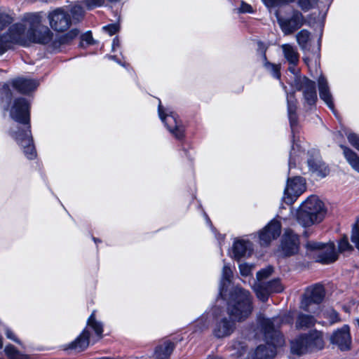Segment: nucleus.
<instances>
[{
  "label": "nucleus",
  "mask_w": 359,
  "mask_h": 359,
  "mask_svg": "<svg viewBox=\"0 0 359 359\" xmlns=\"http://www.w3.org/2000/svg\"><path fill=\"white\" fill-rule=\"evenodd\" d=\"M252 311L250 292L239 287H234L230 292L227 302L228 316H220L216 319L212 330L213 335L217 339L229 337L236 330V321L245 320Z\"/></svg>",
  "instance_id": "nucleus-1"
},
{
  "label": "nucleus",
  "mask_w": 359,
  "mask_h": 359,
  "mask_svg": "<svg viewBox=\"0 0 359 359\" xmlns=\"http://www.w3.org/2000/svg\"><path fill=\"white\" fill-rule=\"evenodd\" d=\"M10 116L15 121L22 124L24 128L18 130L11 128V136L24 147L25 156L29 159H34L36 152L33 145V139L30 130L29 104L24 98L15 99L10 111Z\"/></svg>",
  "instance_id": "nucleus-2"
},
{
  "label": "nucleus",
  "mask_w": 359,
  "mask_h": 359,
  "mask_svg": "<svg viewBox=\"0 0 359 359\" xmlns=\"http://www.w3.org/2000/svg\"><path fill=\"white\" fill-rule=\"evenodd\" d=\"M325 214L323 202L317 196H312L302 204L297 210V219L302 226H309L320 222Z\"/></svg>",
  "instance_id": "nucleus-3"
},
{
  "label": "nucleus",
  "mask_w": 359,
  "mask_h": 359,
  "mask_svg": "<svg viewBox=\"0 0 359 359\" xmlns=\"http://www.w3.org/2000/svg\"><path fill=\"white\" fill-rule=\"evenodd\" d=\"M25 21L28 27L29 44L30 43L47 44L53 39V33L42 24L41 18L35 13L25 15Z\"/></svg>",
  "instance_id": "nucleus-4"
},
{
  "label": "nucleus",
  "mask_w": 359,
  "mask_h": 359,
  "mask_svg": "<svg viewBox=\"0 0 359 359\" xmlns=\"http://www.w3.org/2000/svg\"><path fill=\"white\" fill-rule=\"evenodd\" d=\"M292 322L293 317L290 313L272 318L259 316L258 318V327L260 332H264L267 337H271V334H273V336L276 339L277 345H284L285 339L278 328L283 324H292Z\"/></svg>",
  "instance_id": "nucleus-5"
},
{
  "label": "nucleus",
  "mask_w": 359,
  "mask_h": 359,
  "mask_svg": "<svg viewBox=\"0 0 359 359\" xmlns=\"http://www.w3.org/2000/svg\"><path fill=\"white\" fill-rule=\"evenodd\" d=\"M306 253L316 255V262L330 264L338 259V254L335 250L334 243L326 244L316 241H308L306 244Z\"/></svg>",
  "instance_id": "nucleus-6"
},
{
  "label": "nucleus",
  "mask_w": 359,
  "mask_h": 359,
  "mask_svg": "<svg viewBox=\"0 0 359 359\" xmlns=\"http://www.w3.org/2000/svg\"><path fill=\"white\" fill-rule=\"evenodd\" d=\"M292 86L297 90L302 91L306 102L309 105H313L317 100L316 83L306 76L294 75Z\"/></svg>",
  "instance_id": "nucleus-7"
},
{
  "label": "nucleus",
  "mask_w": 359,
  "mask_h": 359,
  "mask_svg": "<svg viewBox=\"0 0 359 359\" xmlns=\"http://www.w3.org/2000/svg\"><path fill=\"white\" fill-rule=\"evenodd\" d=\"M158 109L161 119L165 123L170 133L178 140L182 139L184 136V128L181 121L177 120V116L173 112L165 114L161 102H159Z\"/></svg>",
  "instance_id": "nucleus-8"
},
{
  "label": "nucleus",
  "mask_w": 359,
  "mask_h": 359,
  "mask_svg": "<svg viewBox=\"0 0 359 359\" xmlns=\"http://www.w3.org/2000/svg\"><path fill=\"white\" fill-rule=\"evenodd\" d=\"M48 18L52 29L57 32H64L72 24V20L69 13L62 8H58L50 12Z\"/></svg>",
  "instance_id": "nucleus-9"
},
{
  "label": "nucleus",
  "mask_w": 359,
  "mask_h": 359,
  "mask_svg": "<svg viewBox=\"0 0 359 359\" xmlns=\"http://www.w3.org/2000/svg\"><path fill=\"white\" fill-rule=\"evenodd\" d=\"M4 36H8L10 45L12 43H18L22 46L29 45L28 27L27 22L25 21V17L22 22L13 25L8 32Z\"/></svg>",
  "instance_id": "nucleus-10"
},
{
  "label": "nucleus",
  "mask_w": 359,
  "mask_h": 359,
  "mask_svg": "<svg viewBox=\"0 0 359 359\" xmlns=\"http://www.w3.org/2000/svg\"><path fill=\"white\" fill-rule=\"evenodd\" d=\"M266 344L257 346L253 353L254 359H271L276 355V348L283 345H277L274 336L267 337L264 332H261ZM273 335V334H271Z\"/></svg>",
  "instance_id": "nucleus-11"
},
{
  "label": "nucleus",
  "mask_w": 359,
  "mask_h": 359,
  "mask_svg": "<svg viewBox=\"0 0 359 359\" xmlns=\"http://www.w3.org/2000/svg\"><path fill=\"white\" fill-rule=\"evenodd\" d=\"M254 290L257 298L262 302H266L270 294L283 292L284 286L280 283V280L277 278L267 283H257L255 285Z\"/></svg>",
  "instance_id": "nucleus-12"
},
{
  "label": "nucleus",
  "mask_w": 359,
  "mask_h": 359,
  "mask_svg": "<svg viewBox=\"0 0 359 359\" xmlns=\"http://www.w3.org/2000/svg\"><path fill=\"white\" fill-rule=\"evenodd\" d=\"M305 182L301 177L288 179L284 192V201L292 204L305 191Z\"/></svg>",
  "instance_id": "nucleus-13"
},
{
  "label": "nucleus",
  "mask_w": 359,
  "mask_h": 359,
  "mask_svg": "<svg viewBox=\"0 0 359 359\" xmlns=\"http://www.w3.org/2000/svg\"><path fill=\"white\" fill-rule=\"evenodd\" d=\"M280 250L285 257L293 256L299 250V236L290 229H287L283 237Z\"/></svg>",
  "instance_id": "nucleus-14"
},
{
  "label": "nucleus",
  "mask_w": 359,
  "mask_h": 359,
  "mask_svg": "<svg viewBox=\"0 0 359 359\" xmlns=\"http://www.w3.org/2000/svg\"><path fill=\"white\" fill-rule=\"evenodd\" d=\"M330 342L335 345L341 351H347L351 347V337L350 328L348 325H344L341 328L334 332L330 337Z\"/></svg>",
  "instance_id": "nucleus-15"
},
{
  "label": "nucleus",
  "mask_w": 359,
  "mask_h": 359,
  "mask_svg": "<svg viewBox=\"0 0 359 359\" xmlns=\"http://www.w3.org/2000/svg\"><path fill=\"white\" fill-rule=\"evenodd\" d=\"M281 224L277 220L271 221L260 232L259 243L262 246L268 245L280 234Z\"/></svg>",
  "instance_id": "nucleus-16"
},
{
  "label": "nucleus",
  "mask_w": 359,
  "mask_h": 359,
  "mask_svg": "<svg viewBox=\"0 0 359 359\" xmlns=\"http://www.w3.org/2000/svg\"><path fill=\"white\" fill-rule=\"evenodd\" d=\"M307 292H309L310 294L302 302L301 308L306 311L315 313L316 311L311 310L309 306L312 303L319 304L323 300L325 297L324 288L321 285H316L308 290Z\"/></svg>",
  "instance_id": "nucleus-17"
},
{
  "label": "nucleus",
  "mask_w": 359,
  "mask_h": 359,
  "mask_svg": "<svg viewBox=\"0 0 359 359\" xmlns=\"http://www.w3.org/2000/svg\"><path fill=\"white\" fill-rule=\"evenodd\" d=\"M281 49L285 59L289 64L288 69L292 74H298L299 70L296 68L299 62V54L296 47L289 43L281 45Z\"/></svg>",
  "instance_id": "nucleus-18"
},
{
  "label": "nucleus",
  "mask_w": 359,
  "mask_h": 359,
  "mask_svg": "<svg viewBox=\"0 0 359 359\" xmlns=\"http://www.w3.org/2000/svg\"><path fill=\"white\" fill-rule=\"evenodd\" d=\"M278 22L284 34H290L303 25L304 16L301 13L296 11L290 18L280 19Z\"/></svg>",
  "instance_id": "nucleus-19"
},
{
  "label": "nucleus",
  "mask_w": 359,
  "mask_h": 359,
  "mask_svg": "<svg viewBox=\"0 0 359 359\" xmlns=\"http://www.w3.org/2000/svg\"><path fill=\"white\" fill-rule=\"evenodd\" d=\"M309 352L321 350L325 346L323 334L316 330L304 334Z\"/></svg>",
  "instance_id": "nucleus-20"
},
{
  "label": "nucleus",
  "mask_w": 359,
  "mask_h": 359,
  "mask_svg": "<svg viewBox=\"0 0 359 359\" xmlns=\"http://www.w3.org/2000/svg\"><path fill=\"white\" fill-rule=\"evenodd\" d=\"M310 171L318 177H325L330 173V169L318 157V152L313 151V155L307 161Z\"/></svg>",
  "instance_id": "nucleus-21"
},
{
  "label": "nucleus",
  "mask_w": 359,
  "mask_h": 359,
  "mask_svg": "<svg viewBox=\"0 0 359 359\" xmlns=\"http://www.w3.org/2000/svg\"><path fill=\"white\" fill-rule=\"evenodd\" d=\"M89 339V330L84 329L74 341L64 347V350H71L77 353L81 352L88 348L90 341Z\"/></svg>",
  "instance_id": "nucleus-22"
},
{
  "label": "nucleus",
  "mask_w": 359,
  "mask_h": 359,
  "mask_svg": "<svg viewBox=\"0 0 359 359\" xmlns=\"http://www.w3.org/2000/svg\"><path fill=\"white\" fill-rule=\"evenodd\" d=\"M318 86L320 99L333 111L334 108L333 97L328 86V82L324 76H320L318 78Z\"/></svg>",
  "instance_id": "nucleus-23"
},
{
  "label": "nucleus",
  "mask_w": 359,
  "mask_h": 359,
  "mask_svg": "<svg viewBox=\"0 0 359 359\" xmlns=\"http://www.w3.org/2000/svg\"><path fill=\"white\" fill-rule=\"evenodd\" d=\"M252 252V244L249 241L243 239L236 240L233 245V254L234 259L239 260L241 258L250 256Z\"/></svg>",
  "instance_id": "nucleus-24"
},
{
  "label": "nucleus",
  "mask_w": 359,
  "mask_h": 359,
  "mask_svg": "<svg viewBox=\"0 0 359 359\" xmlns=\"http://www.w3.org/2000/svg\"><path fill=\"white\" fill-rule=\"evenodd\" d=\"M12 86L22 94H27L34 90L39 83L36 81L25 78H18L11 82Z\"/></svg>",
  "instance_id": "nucleus-25"
},
{
  "label": "nucleus",
  "mask_w": 359,
  "mask_h": 359,
  "mask_svg": "<svg viewBox=\"0 0 359 359\" xmlns=\"http://www.w3.org/2000/svg\"><path fill=\"white\" fill-rule=\"evenodd\" d=\"M290 350L292 354L299 356L309 352L304 334L299 335L291 341Z\"/></svg>",
  "instance_id": "nucleus-26"
},
{
  "label": "nucleus",
  "mask_w": 359,
  "mask_h": 359,
  "mask_svg": "<svg viewBox=\"0 0 359 359\" xmlns=\"http://www.w3.org/2000/svg\"><path fill=\"white\" fill-rule=\"evenodd\" d=\"M173 349L174 344L170 341H165L156 348L154 357L155 359H169Z\"/></svg>",
  "instance_id": "nucleus-27"
},
{
  "label": "nucleus",
  "mask_w": 359,
  "mask_h": 359,
  "mask_svg": "<svg viewBox=\"0 0 359 359\" xmlns=\"http://www.w3.org/2000/svg\"><path fill=\"white\" fill-rule=\"evenodd\" d=\"M287 111H288V116L290 122V126L292 129L297 123V116L296 114L297 110V100L294 97V93H290L287 97Z\"/></svg>",
  "instance_id": "nucleus-28"
},
{
  "label": "nucleus",
  "mask_w": 359,
  "mask_h": 359,
  "mask_svg": "<svg viewBox=\"0 0 359 359\" xmlns=\"http://www.w3.org/2000/svg\"><path fill=\"white\" fill-rule=\"evenodd\" d=\"M316 320L312 315L299 313L297 316L295 327L297 329H306L313 326Z\"/></svg>",
  "instance_id": "nucleus-29"
},
{
  "label": "nucleus",
  "mask_w": 359,
  "mask_h": 359,
  "mask_svg": "<svg viewBox=\"0 0 359 359\" xmlns=\"http://www.w3.org/2000/svg\"><path fill=\"white\" fill-rule=\"evenodd\" d=\"M79 34V31L77 29H72L67 34L61 36L57 40L53 42V47L55 48H59L62 45L69 44L72 41L76 39Z\"/></svg>",
  "instance_id": "nucleus-30"
},
{
  "label": "nucleus",
  "mask_w": 359,
  "mask_h": 359,
  "mask_svg": "<svg viewBox=\"0 0 359 359\" xmlns=\"http://www.w3.org/2000/svg\"><path fill=\"white\" fill-rule=\"evenodd\" d=\"M88 328L92 329L99 339L102 338L103 325L100 322L96 320L95 311H93V313L88 319L87 327L86 329L88 330Z\"/></svg>",
  "instance_id": "nucleus-31"
},
{
  "label": "nucleus",
  "mask_w": 359,
  "mask_h": 359,
  "mask_svg": "<svg viewBox=\"0 0 359 359\" xmlns=\"http://www.w3.org/2000/svg\"><path fill=\"white\" fill-rule=\"evenodd\" d=\"M341 147L343 149L344 155L350 165L359 172V156L358 154L346 147L341 145Z\"/></svg>",
  "instance_id": "nucleus-32"
},
{
  "label": "nucleus",
  "mask_w": 359,
  "mask_h": 359,
  "mask_svg": "<svg viewBox=\"0 0 359 359\" xmlns=\"http://www.w3.org/2000/svg\"><path fill=\"white\" fill-rule=\"evenodd\" d=\"M296 39L300 48L303 51L307 50L311 41V33L306 29H302L296 34Z\"/></svg>",
  "instance_id": "nucleus-33"
},
{
  "label": "nucleus",
  "mask_w": 359,
  "mask_h": 359,
  "mask_svg": "<svg viewBox=\"0 0 359 359\" xmlns=\"http://www.w3.org/2000/svg\"><path fill=\"white\" fill-rule=\"evenodd\" d=\"M4 351L10 359H24L25 355L20 353L13 345H8L5 347Z\"/></svg>",
  "instance_id": "nucleus-34"
},
{
  "label": "nucleus",
  "mask_w": 359,
  "mask_h": 359,
  "mask_svg": "<svg viewBox=\"0 0 359 359\" xmlns=\"http://www.w3.org/2000/svg\"><path fill=\"white\" fill-rule=\"evenodd\" d=\"M73 20L76 21L81 20L84 15L83 8L79 4L74 5L70 10Z\"/></svg>",
  "instance_id": "nucleus-35"
},
{
  "label": "nucleus",
  "mask_w": 359,
  "mask_h": 359,
  "mask_svg": "<svg viewBox=\"0 0 359 359\" xmlns=\"http://www.w3.org/2000/svg\"><path fill=\"white\" fill-rule=\"evenodd\" d=\"M264 67H266V69L268 71H269L272 74V75L275 78L280 79V65H275V64H272V63H270V62L266 61L264 63Z\"/></svg>",
  "instance_id": "nucleus-36"
},
{
  "label": "nucleus",
  "mask_w": 359,
  "mask_h": 359,
  "mask_svg": "<svg viewBox=\"0 0 359 359\" xmlns=\"http://www.w3.org/2000/svg\"><path fill=\"white\" fill-rule=\"evenodd\" d=\"M338 247L339 251L340 252L353 250V247L348 243V237L346 236H344L340 239V241H339Z\"/></svg>",
  "instance_id": "nucleus-37"
},
{
  "label": "nucleus",
  "mask_w": 359,
  "mask_h": 359,
  "mask_svg": "<svg viewBox=\"0 0 359 359\" xmlns=\"http://www.w3.org/2000/svg\"><path fill=\"white\" fill-rule=\"evenodd\" d=\"M318 0H298V5L302 10L307 11L311 8H313Z\"/></svg>",
  "instance_id": "nucleus-38"
},
{
  "label": "nucleus",
  "mask_w": 359,
  "mask_h": 359,
  "mask_svg": "<svg viewBox=\"0 0 359 359\" xmlns=\"http://www.w3.org/2000/svg\"><path fill=\"white\" fill-rule=\"evenodd\" d=\"M273 271V269L272 266H268L265 269H263L260 271H259L257 273V278L259 280L258 283L262 282V280L268 278L269 276L272 274Z\"/></svg>",
  "instance_id": "nucleus-39"
},
{
  "label": "nucleus",
  "mask_w": 359,
  "mask_h": 359,
  "mask_svg": "<svg viewBox=\"0 0 359 359\" xmlns=\"http://www.w3.org/2000/svg\"><path fill=\"white\" fill-rule=\"evenodd\" d=\"M232 276V270L229 266L225 264L222 269V284L224 285L225 281L230 282Z\"/></svg>",
  "instance_id": "nucleus-40"
},
{
  "label": "nucleus",
  "mask_w": 359,
  "mask_h": 359,
  "mask_svg": "<svg viewBox=\"0 0 359 359\" xmlns=\"http://www.w3.org/2000/svg\"><path fill=\"white\" fill-rule=\"evenodd\" d=\"M11 48L8 36H0V55L6 52L8 48Z\"/></svg>",
  "instance_id": "nucleus-41"
},
{
  "label": "nucleus",
  "mask_w": 359,
  "mask_h": 359,
  "mask_svg": "<svg viewBox=\"0 0 359 359\" xmlns=\"http://www.w3.org/2000/svg\"><path fill=\"white\" fill-rule=\"evenodd\" d=\"M294 0H264L268 7L278 6L285 4H289Z\"/></svg>",
  "instance_id": "nucleus-42"
},
{
  "label": "nucleus",
  "mask_w": 359,
  "mask_h": 359,
  "mask_svg": "<svg viewBox=\"0 0 359 359\" xmlns=\"http://www.w3.org/2000/svg\"><path fill=\"white\" fill-rule=\"evenodd\" d=\"M12 18L6 13H0V29H3L8 25L11 23Z\"/></svg>",
  "instance_id": "nucleus-43"
},
{
  "label": "nucleus",
  "mask_w": 359,
  "mask_h": 359,
  "mask_svg": "<svg viewBox=\"0 0 359 359\" xmlns=\"http://www.w3.org/2000/svg\"><path fill=\"white\" fill-rule=\"evenodd\" d=\"M347 138L350 144L359 151V136L355 133H349Z\"/></svg>",
  "instance_id": "nucleus-44"
},
{
  "label": "nucleus",
  "mask_w": 359,
  "mask_h": 359,
  "mask_svg": "<svg viewBox=\"0 0 359 359\" xmlns=\"http://www.w3.org/2000/svg\"><path fill=\"white\" fill-rule=\"evenodd\" d=\"M82 3L88 9H91L94 6H100L103 5L104 0H85Z\"/></svg>",
  "instance_id": "nucleus-45"
},
{
  "label": "nucleus",
  "mask_w": 359,
  "mask_h": 359,
  "mask_svg": "<svg viewBox=\"0 0 359 359\" xmlns=\"http://www.w3.org/2000/svg\"><path fill=\"white\" fill-rule=\"evenodd\" d=\"M351 241L355 243V247L359 250V229L357 224H355L353 229Z\"/></svg>",
  "instance_id": "nucleus-46"
},
{
  "label": "nucleus",
  "mask_w": 359,
  "mask_h": 359,
  "mask_svg": "<svg viewBox=\"0 0 359 359\" xmlns=\"http://www.w3.org/2000/svg\"><path fill=\"white\" fill-rule=\"evenodd\" d=\"M239 11L241 13H252L253 9L250 4L242 1L239 8Z\"/></svg>",
  "instance_id": "nucleus-47"
},
{
  "label": "nucleus",
  "mask_w": 359,
  "mask_h": 359,
  "mask_svg": "<svg viewBox=\"0 0 359 359\" xmlns=\"http://www.w3.org/2000/svg\"><path fill=\"white\" fill-rule=\"evenodd\" d=\"M237 346H240V348H241L238 352V356H241L244 353L245 348L244 346H243V344L241 342L233 341L231 345L232 349H236Z\"/></svg>",
  "instance_id": "nucleus-48"
},
{
  "label": "nucleus",
  "mask_w": 359,
  "mask_h": 359,
  "mask_svg": "<svg viewBox=\"0 0 359 359\" xmlns=\"http://www.w3.org/2000/svg\"><path fill=\"white\" fill-rule=\"evenodd\" d=\"M104 29L109 34L110 36L116 34L118 30V27L116 25H109L104 27Z\"/></svg>",
  "instance_id": "nucleus-49"
},
{
  "label": "nucleus",
  "mask_w": 359,
  "mask_h": 359,
  "mask_svg": "<svg viewBox=\"0 0 359 359\" xmlns=\"http://www.w3.org/2000/svg\"><path fill=\"white\" fill-rule=\"evenodd\" d=\"M239 269L243 276H247L250 273L251 267L246 264H241Z\"/></svg>",
  "instance_id": "nucleus-50"
},
{
  "label": "nucleus",
  "mask_w": 359,
  "mask_h": 359,
  "mask_svg": "<svg viewBox=\"0 0 359 359\" xmlns=\"http://www.w3.org/2000/svg\"><path fill=\"white\" fill-rule=\"evenodd\" d=\"M1 93L2 95H5L8 98L12 97V93L8 84L6 83L3 86V88H1Z\"/></svg>",
  "instance_id": "nucleus-51"
},
{
  "label": "nucleus",
  "mask_w": 359,
  "mask_h": 359,
  "mask_svg": "<svg viewBox=\"0 0 359 359\" xmlns=\"http://www.w3.org/2000/svg\"><path fill=\"white\" fill-rule=\"evenodd\" d=\"M6 335L7 338L14 341L16 343L20 344V341L15 337L13 332L11 330H9V329L6 330Z\"/></svg>",
  "instance_id": "nucleus-52"
},
{
  "label": "nucleus",
  "mask_w": 359,
  "mask_h": 359,
  "mask_svg": "<svg viewBox=\"0 0 359 359\" xmlns=\"http://www.w3.org/2000/svg\"><path fill=\"white\" fill-rule=\"evenodd\" d=\"M82 40L86 41L88 44L92 43L93 37L90 34H86L82 36Z\"/></svg>",
  "instance_id": "nucleus-53"
},
{
  "label": "nucleus",
  "mask_w": 359,
  "mask_h": 359,
  "mask_svg": "<svg viewBox=\"0 0 359 359\" xmlns=\"http://www.w3.org/2000/svg\"><path fill=\"white\" fill-rule=\"evenodd\" d=\"M332 323L337 322L339 320L338 314L335 311L331 313Z\"/></svg>",
  "instance_id": "nucleus-54"
},
{
  "label": "nucleus",
  "mask_w": 359,
  "mask_h": 359,
  "mask_svg": "<svg viewBox=\"0 0 359 359\" xmlns=\"http://www.w3.org/2000/svg\"><path fill=\"white\" fill-rule=\"evenodd\" d=\"M2 347H3V337L0 334V348H1Z\"/></svg>",
  "instance_id": "nucleus-55"
},
{
  "label": "nucleus",
  "mask_w": 359,
  "mask_h": 359,
  "mask_svg": "<svg viewBox=\"0 0 359 359\" xmlns=\"http://www.w3.org/2000/svg\"><path fill=\"white\" fill-rule=\"evenodd\" d=\"M292 158H293V154L292 152L290 153V165L292 164Z\"/></svg>",
  "instance_id": "nucleus-56"
},
{
  "label": "nucleus",
  "mask_w": 359,
  "mask_h": 359,
  "mask_svg": "<svg viewBox=\"0 0 359 359\" xmlns=\"http://www.w3.org/2000/svg\"><path fill=\"white\" fill-rule=\"evenodd\" d=\"M303 60L304 62L308 65H309V58L308 57H304Z\"/></svg>",
  "instance_id": "nucleus-57"
},
{
  "label": "nucleus",
  "mask_w": 359,
  "mask_h": 359,
  "mask_svg": "<svg viewBox=\"0 0 359 359\" xmlns=\"http://www.w3.org/2000/svg\"><path fill=\"white\" fill-rule=\"evenodd\" d=\"M208 359H222L219 357H209Z\"/></svg>",
  "instance_id": "nucleus-58"
},
{
  "label": "nucleus",
  "mask_w": 359,
  "mask_h": 359,
  "mask_svg": "<svg viewBox=\"0 0 359 359\" xmlns=\"http://www.w3.org/2000/svg\"><path fill=\"white\" fill-rule=\"evenodd\" d=\"M264 58L265 60H266V57L265 53L264 54Z\"/></svg>",
  "instance_id": "nucleus-59"
},
{
  "label": "nucleus",
  "mask_w": 359,
  "mask_h": 359,
  "mask_svg": "<svg viewBox=\"0 0 359 359\" xmlns=\"http://www.w3.org/2000/svg\"><path fill=\"white\" fill-rule=\"evenodd\" d=\"M357 323H358V325L359 327V318L357 320Z\"/></svg>",
  "instance_id": "nucleus-60"
},
{
  "label": "nucleus",
  "mask_w": 359,
  "mask_h": 359,
  "mask_svg": "<svg viewBox=\"0 0 359 359\" xmlns=\"http://www.w3.org/2000/svg\"><path fill=\"white\" fill-rule=\"evenodd\" d=\"M117 44V42H116V40H114V43Z\"/></svg>",
  "instance_id": "nucleus-61"
},
{
  "label": "nucleus",
  "mask_w": 359,
  "mask_h": 359,
  "mask_svg": "<svg viewBox=\"0 0 359 359\" xmlns=\"http://www.w3.org/2000/svg\"><path fill=\"white\" fill-rule=\"evenodd\" d=\"M117 44V42H116V40H114V43Z\"/></svg>",
  "instance_id": "nucleus-62"
},
{
  "label": "nucleus",
  "mask_w": 359,
  "mask_h": 359,
  "mask_svg": "<svg viewBox=\"0 0 359 359\" xmlns=\"http://www.w3.org/2000/svg\"><path fill=\"white\" fill-rule=\"evenodd\" d=\"M0 359H1V358H0Z\"/></svg>",
  "instance_id": "nucleus-63"
}]
</instances>
